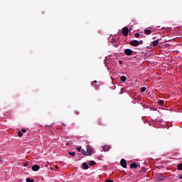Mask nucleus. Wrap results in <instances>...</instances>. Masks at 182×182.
<instances>
[{
    "mask_svg": "<svg viewBox=\"0 0 182 182\" xmlns=\"http://www.w3.org/2000/svg\"><path fill=\"white\" fill-rule=\"evenodd\" d=\"M124 53L127 55V56H132L133 55V53H134V51H133V50H132L130 48H126L124 50Z\"/></svg>",
    "mask_w": 182,
    "mask_h": 182,
    "instance_id": "nucleus-1",
    "label": "nucleus"
},
{
    "mask_svg": "<svg viewBox=\"0 0 182 182\" xmlns=\"http://www.w3.org/2000/svg\"><path fill=\"white\" fill-rule=\"evenodd\" d=\"M87 156H92V154H93L95 153L93 151V148H92L90 146H87Z\"/></svg>",
    "mask_w": 182,
    "mask_h": 182,
    "instance_id": "nucleus-2",
    "label": "nucleus"
},
{
    "mask_svg": "<svg viewBox=\"0 0 182 182\" xmlns=\"http://www.w3.org/2000/svg\"><path fill=\"white\" fill-rule=\"evenodd\" d=\"M122 35H124V36L129 35V28L124 27L122 28Z\"/></svg>",
    "mask_w": 182,
    "mask_h": 182,
    "instance_id": "nucleus-3",
    "label": "nucleus"
},
{
    "mask_svg": "<svg viewBox=\"0 0 182 182\" xmlns=\"http://www.w3.org/2000/svg\"><path fill=\"white\" fill-rule=\"evenodd\" d=\"M120 164L123 168H126L127 167V162L124 160V159H121Z\"/></svg>",
    "mask_w": 182,
    "mask_h": 182,
    "instance_id": "nucleus-4",
    "label": "nucleus"
},
{
    "mask_svg": "<svg viewBox=\"0 0 182 182\" xmlns=\"http://www.w3.org/2000/svg\"><path fill=\"white\" fill-rule=\"evenodd\" d=\"M129 45H131V46H139V41L134 40L132 41H130Z\"/></svg>",
    "mask_w": 182,
    "mask_h": 182,
    "instance_id": "nucleus-5",
    "label": "nucleus"
},
{
    "mask_svg": "<svg viewBox=\"0 0 182 182\" xmlns=\"http://www.w3.org/2000/svg\"><path fill=\"white\" fill-rule=\"evenodd\" d=\"M33 171H38L41 167L38 165H34L32 166Z\"/></svg>",
    "mask_w": 182,
    "mask_h": 182,
    "instance_id": "nucleus-6",
    "label": "nucleus"
},
{
    "mask_svg": "<svg viewBox=\"0 0 182 182\" xmlns=\"http://www.w3.org/2000/svg\"><path fill=\"white\" fill-rule=\"evenodd\" d=\"M82 168H84V170H87L89 168V165L87 164V163H83Z\"/></svg>",
    "mask_w": 182,
    "mask_h": 182,
    "instance_id": "nucleus-7",
    "label": "nucleus"
},
{
    "mask_svg": "<svg viewBox=\"0 0 182 182\" xmlns=\"http://www.w3.org/2000/svg\"><path fill=\"white\" fill-rule=\"evenodd\" d=\"M159 46V40H155L152 43V46Z\"/></svg>",
    "mask_w": 182,
    "mask_h": 182,
    "instance_id": "nucleus-8",
    "label": "nucleus"
},
{
    "mask_svg": "<svg viewBox=\"0 0 182 182\" xmlns=\"http://www.w3.org/2000/svg\"><path fill=\"white\" fill-rule=\"evenodd\" d=\"M102 149H103L104 151H108L109 149H110V146L105 145V146H102Z\"/></svg>",
    "mask_w": 182,
    "mask_h": 182,
    "instance_id": "nucleus-9",
    "label": "nucleus"
},
{
    "mask_svg": "<svg viewBox=\"0 0 182 182\" xmlns=\"http://www.w3.org/2000/svg\"><path fill=\"white\" fill-rule=\"evenodd\" d=\"M144 33H145V35H150L151 33V31L149 30V29H145Z\"/></svg>",
    "mask_w": 182,
    "mask_h": 182,
    "instance_id": "nucleus-10",
    "label": "nucleus"
},
{
    "mask_svg": "<svg viewBox=\"0 0 182 182\" xmlns=\"http://www.w3.org/2000/svg\"><path fill=\"white\" fill-rule=\"evenodd\" d=\"M156 178H157L158 181H163V180H164V176H159Z\"/></svg>",
    "mask_w": 182,
    "mask_h": 182,
    "instance_id": "nucleus-11",
    "label": "nucleus"
},
{
    "mask_svg": "<svg viewBox=\"0 0 182 182\" xmlns=\"http://www.w3.org/2000/svg\"><path fill=\"white\" fill-rule=\"evenodd\" d=\"M120 80L121 82H126V80H127V77H126V76H121Z\"/></svg>",
    "mask_w": 182,
    "mask_h": 182,
    "instance_id": "nucleus-12",
    "label": "nucleus"
},
{
    "mask_svg": "<svg viewBox=\"0 0 182 182\" xmlns=\"http://www.w3.org/2000/svg\"><path fill=\"white\" fill-rule=\"evenodd\" d=\"M131 168H137V164H131L130 165Z\"/></svg>",
    "mask_w": 182,
    "mask_h": 182,
    "instance_id": "nucleus-13",
    "label": "nucleus"
},
{
    "mask_svg": "<svg viewBox=\"0 0 182 182\" xmlns=\"http://www.w3.org/2000/svg\"><path fill=\"white\" fill-rule=\"evenodd\" d=\"M95 164H96V162H95V161H90L89 162L90 166H95Z\"/></svg>",
    "mask_w": 182,
    "mask_h": 182,
    "instance_id": "nucleus-14",
    "label": "nucleus"
},
{
    "mask_svg": "<svg viewBox=\"0 0 182 182\" xmlns=\"http://www.w3.org/2000/svg\"><path fill=\"white\" fill-rule=\"evenodd\" d=\"M26 182H35V180L31 179L30 178H27L26 179Z\"/></svg>",
    "mask_w": 182,
    "mask_h": 182,
    "instance_id": "nucleus-15",
    "label": "nucleus"
},
{
    "mask_svg": "<svg viewBox=\"0 0 182 182\" xmlns=\"http://www.w3.org/2000/svg\"><path fill=\"white\" fill-rule=\"evenodd\" d=\"M177 170H180V171L182 170V164H180L177 166Z\"/></svg>",
    "mask_w": 182,
    "mask_h": 182,
    "instance_id": "nucleus-16",
    "label": "nucleus"
},
{
    "mask_svg": "<svg viewBox=\"0 0 182 182\" xmlns=\"http://www.w3.org/2000/svg\"><path fill=\"white\" fill-rule=\"evenodd\" d=\"M164 103V100H159V106H163Z\"/></svg>",
    "mask_w": 182,
    "mask_h": 182,
    "instance_id": "nucleus-17",
    "label": "nucleus"
},
{
    "mask_svg": "<svg viewBox=\"0 0 182 182\" xmlns=\"http://www.w3.org/2000/svg\"><path fill=\"white\" fill-rule=\"evenodd\" d=\"M70 156H71L72 157H75V156H76V154L75 152H69Z\"/></svg>",
    "mask_w": 182,
    "mask_h": 182,
    "instance_id": "nucleus-18",
    "label": "nucleus"
},
{
    "mask_svg": "<svg viewBox=\"0 0 182 182\" xmlns=\"http://www.w3.org/2000/svg\"><path fill=\"white\" fill-rule=\"evenodd\" d=\"M144 92H146V87H142L141 88V93H144Z\"/></svg>",
    "mask_w": 182,
    "mask_h": 182,
    "instance_id": "nucleus-19",
    "label": "nucleus"
},
{
    "mask_svg": "<svg viewBox=\"0 0 182 182\" xmlns=\"http://www.w3.org/2000/svg\"><path fill=\"white\" fill-rule=\"evenodd\" d=\"M18 137H22V136H23V134H22V132H18Z\"/></svg>",
    "mask_w": 182,
    "mask_h": 182,
    "instance_id": "nucleus-20",
    "label": "nucleus"
},
{
    "mask_svg": "<svg viewBox=\"0 0 182 182\" xmlns=\"http://www.w3.org/2000/svg\"><path fill=\"white\" fill-rule=\"evenodd\" d=\"M82 154H83L84 156H88L87 155V151H82Z\"/></svg>",
    "mask_w": 182,
    "mask_h": 182,
    "instance_id": "nucleus-21",
    "label": "nucleus"
},
{
    "mask_svg": "<svg viewBox=\"0 0 182 182\" xmlns=\"http://www.w3.org/2000/svg\"><path fill=\"white\" fill-rule=\"evenodd\" d=\"M139 36H140V33H135V38H139Z\"/></svg>",
    "mask_w": 182,
    "mask_h": 182,
    "instance_id": "nucleus-22",
    "label": "nucleus"
},
{
    "mask_svg": "<svg viewBox=\"0 0 182 182\" xmlns=\"http://www.w3.org/2000/svg\"><path fill=\"white\" fill-rule=\"evenodd\" d=\"M139 45H143V41H139Z\"/></svg>",
    "mask_w": 182,
    "mask_h": 182,
    "instance_id": "nucleus-23",
    "label": "nucleus"
},
{
    "mask_svg": "<svg viewBox=\"0 0 182 182\" xmlns=\"http://www.w3.org/2000/svg\"><path fill=\"white\" fill-rule=\"evenodd\" d=\"M21 133H26V129H22Z\"/></svg>",
    "mask_w": 182,
    "mask_h": 182,
    "instance_id": "nucleus-24",
    "label": "nucleus"
},
{
    "mask_svg": "<svg viewBox=\"0 0 182 182\" xmlns=\"http://www.w3.org/2000/svg\"><path fill=\"white\" fill-rule=\"evenodd\" d=\"M106 182H113V180L107 179Z\"/></svg>",
    "mask_w": 182,
    "mask_h": 182,
    "instance_id": "nucleus-25",
    "label": "nucleus"
},
{
    "mask_svg": "<svg viewBox=\"0 0 182 182\" xmlns=\"http://www.w3.org/2000/svg\"><path fill=\"white\" fill-rule=\"evenodd\" d=\"M93 83H97V81L95 80L94 82H92L91 83L92 86H93Z\"/></svg>",
    "mask_w": 182,
    "mask_h": 182,
    "instance_id": "nucleus-26",
    "label": "nucleus"
},
{
    "mask_svg": "<svg viewBox=\"0 0 182 182\" xmlns=\"http://www.w3.org/2000/svg\"><path fill=\"white\" fill-rule=\"evenodd\" d=\"M178 180H182V175H180V176H178Z\"/></svg>",
    "mask_w": 182,
    "mask_h": 182,
    "instance_id": "nucleus-27",
    "label": "nucleus"
},
{
    "mask_svg": "<svg viewBox=\"0 0 182 182\" xmlns=\"http://www.w3.org/2000/svg\"><path fill=\"white\" fill-rule=\"evenodd\" d=\"M77 149V150H79V151H80V149H82V146H78Z\"/></svg>",
    "mask_w": 182,
    "mask_h": 182,
    "instance_id": "nucleus-28",
    "label": "nucleus"
},
{
    "mask_svg": "<svg viewBox=\"0 0 182 182\" xmlns=\"http://www.w3.org/2000/svg\"><path fill=\"white\" fill-rule=\"evenodd\" d=\"M119 65H122V63H123V61L119 60Z\"/></svg>",
    "mask_w": 182,
    "mask_h": 182,
    "instance_id": "nucleus-29",
    "label": "nucleus"
},
{
    "mask_svg": "<svg viewBox=\"0 0 182 182\" xmlns=\"http://www.w3.org/2000/svg\"><path fill=\"white\" fill-rule=\"evenodd\" d=\"M0 163H1V159H0Z\"/></svg>",
    "mask_w": 182,
    "mask_h": 182,
    "instance_id": "nucleus-30",
    "label": "nucleus"
}]
</instances>
